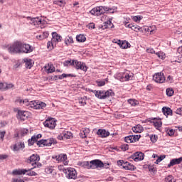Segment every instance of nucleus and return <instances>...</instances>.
I'll list each match as a JSON object with an SVG mask.
<instances>
[{
    "label": "nucleus",
    "instance_id": "58836bf2",
    "mask_svg": "<svg viewBox=\"0 0 182 182\" xmlns=\"http://www.w3.org/2000/svg\"><path fill=\"white\" fill-rule=\"evenodd\" d=\"M86 100H87V97H81L79 100L80 105H81V106H86L87 105Z\"/></svg>",
    "mask_w": 182,
    "mask_h": 182
},
{
    "label": "nucleus",
    "instance_id": "69168bd1",
    "mask_svg": "<svg viewBox=\"0 0 182 182\" xmlns=\"http://www.w3.org/2000/svg\"><path fill=\"white\" fill-rule=\"evenodd\" d=\"M147 53H156V51L153 48H148L146 49Z\"/></svg>",
    "mask_w": 182,
    "mask_h": 182
},
{
    "label": "nucleus",
    "instance_id": "6e6552de",
    "mask_svg": "<svg viewBox=\"0 0 182 182\" xmlns=\"http://www.w3.org/2000/svg\"><path fill=\"white\" fill-rule=\"evenodd\" d=\"M74 68L77 69V70H82L83 72H87V66H86V63L78 61L77 60H74Z\"/></svg>",
    "mask_w": 182,
    "mask_h": 182
},
{
    "label": "nucleus",
    "instance_id": "052dcab7",
    "mask_svg": "<svg viewBox=\"0 0 182 182\" xmlns=\"http://www.w3.org/2000/svg\"><path fill=\"white\" fill-rule=\"evenodd\" d=\"M150 139L152 143H156V141H157V136L156 135L151 136Z\"/></svg>",
    "mask_w": 182,
    "mask_h": 182
},
{
    "label": "nucleus",
    "instance_id": "f257e3e1",
    "mask_svg": "<svg viewBox=\"0 0 182 182\" xmlns=\"http://www.w3.org/2000/svg\"><path fill=\"white\" fill-rule=\"evenodd\" d=\"M81 166L85 167V168H102L103 167V162L100 159H95L90 161H84L81 163Z\"/></svg>",
    "mask_w": 182,
    "mask_h": 182
},
{
    "label": "nucleus",
    "instance_id": "39448f33",
    "mask_svg": "<svg viewBox=\"0 0 182 182\" xmlns=\"http://www.w3.org/2000/svg\"><path fill=\"white\" fill-rule=\"evenodd\" d=\"M63 173H65L67 178L76 180L77 178V173L76 170L73 168H68L67 169H63Z\"/></svg>",
    "mask_w": 182,
    "mask_h": 182
},
{
    "label": "nucleus",
    "instance_id": "c756f323",
    "mask_svg": "<svg viewBox=\"0 0 182 182\" xmlns=\"http://www.w3.org/2000/svg\"><path fill=\"white\" fill-rule=\"evenodd\" d=\"M49 36V32L46 31L43 32L42 34H40L36 36V38L38 39V41H43V39H46Z\"/></svg>",
    "mask_w": 182,
    "mask_h": 182
},
{
    "label": "nucleus",
    "instance_id": "f03ea898",
    "mask_svg": "<svg viewBox=\"0 0 182 182\" xmlns=\"http://www.w3.org/2000/svg\"><path fill=\"white\" fill-rule=\"evenodd\" d=\"M22 48H23V44L21 41H15L14 43L11 44L8 48V51L11 53V55H18V53H22L23 51L22 50Z\"/></svg>",
    "mask_w": 182,
    "mask_h": 182
},
{
    "label": "nucleus",
    "instance_id": "1a4fd4ad",
    "mask_svg": "<svg viewBox=\"0 0 182 182\" xmlns=\"http://www.w3.org/2000/svg\"><path fill=\"white\" fill-rule=\"evenodd\" d=\"M153 80L156 83H164L166 82V77L163 73H156L153 75Z\"/></svg>",
    "mask_w": 182,
    "mask_h": 182
},
{
    "label": "nucleus",
    "instance_id": "f8f14e48",
    "mask_svg": "<svg viewBox=\"0 0 182 182\" xmlns=\"http://www.w3.org/2000/svg\"><path fill=\"white\" fill-rule=\"evenodd\" d=\"M26 19L27 21H28V23L33 25L34 26H36V25H41L42 23V18L38 17L32 18L31 16H28L26 18Z\"/></svg>",
    "mask_w": 182,
    "mask_h": 182
},
{
    "label": "nucleus",
    "instance_id": "37998d69",
    "mask_svg": "<svg viewBox=\"0 0 182 182\" xmlns=\"http://www.w3.org/2000/svg\"><path fill=\"white\" fill-rule=\"evenodd\" d=\"M36 144L38 146V147H45V139L38 141Z\"/></svg>",
    "mask_w": 182,
    "mask_h": 182
},
{
    "label": "nucleus",
    "instance_id": "6ab92c4d",
    "mask_svg": "<svg viewBox=\"0 0 182 182\" xmlns=\"http://www.w3.org/2000/svg\"><path fill=\"white\" fill-rule=\"evenodd\" d=\"M14 112L16 114V118L18 120H23V111L19 109V108H14Z\"/></svg>",
    "mask_w": 182,
    "mask_h": 182
},
{
    "label": "nucleus",
    "instance_id": "a878e982",
    "mask_svg": "<svg viewBox=\"0 0 182 182\" xmlns=\"http://www.w3.org/2000/svg\"><path fill=\"white\" fill-rule=\"evenodd\" d=\"M22 147H23V144L22 142H17L13 145V147L11 146V149H12L13 151H18Z\"/></svg>",
    "mask_w": 182,
    "mask_h": 182
},
{
    "label": "nucleus",
    "instance_id": "dca6fc26",
    "mask_svg": "<svg viewBox=\"0 0 182 182\" xmlns=\"http://www.w3.org/2000/svg\"><path fill=\"white\" fill-rule=\"evenodd\" d=\"M125 26L127 28H129V29H132V31H134L135 32H140L141 31V27L137 26V24H128L127 23H125Z\"/></svg>",
    "mask_w": 182,
    "mask_h": 182
},
{
    "label": "nucleus",
    "instance_id": "0eeeda50",
    "mask_svg": "<svg viewBox=\"0 0 182 182\" xmlns=\"http://www.w3.org/2000/svg\"><path fill=\"white\" fill-rule=\"evenodd\" d=\"M44 127H48V129H51L53 130L55 127H56V120L55 118L48 117L46 121L43 122Z\"/></svg>",
    "mask_w": 182,
    "mask_h": 182
},
{
    "label": "nucleus",
    "instance_id": "4d7b16f0",
    "mask_svg": "<svg viewBox=\"0 0 182 182\" xmlns=\"http://www.w3.org/2000/svg\"><path fill=\"white\" fill-rule=\"evenodd\" d=\"M47 48L48 49H50V50H52V49H53V43L48 41L47 43Z\"/></svg>",
    "mask_w": 182,
    "mask_h": 182
},
{
    "label": "nucleus",
    "instance_id": "423d86ee",
    "mask_svg": "<svg viewBox=\"0 0 182 182\" xmlns=\"http://www.w3.org/2000/svg\"><path fill=\"white\" fill-rule=\"evenodd\" d=\"M117 164L119 166H122L124 170H129L131 171H134V170H136V166L134 165L130 164L128 161H125L123 160H119L117 161Z\"/></svg>",
    "mask_w": 182,
    "mask_h": 182
},
{
    "label": "nucleus",
    "instance_id": "864d4df0",
    "mask_svg": "<svg viewBox=\"0 0 182 182\" xmlns=\"http://www.w3.org/2000/svg\"><path fill=\"white\" fill-rule=\"evenodd\" d=\"M45 172L47 174H52V173H53V170L51 167H48L45 169Z\"/></svg>",
    "mask_w": 182,
    "mask_h": 182
},
{
    "label": "nucleus",
    "instance_id": "4be33fe9",
    "mask_svg": "<svg viewBox=\"0 0 182 182\" xmlns=\"http://www.w3.org/2000/svg\"><path fill=\"white\" fill-rule=\"evenodd\" d=\"M23 62L26 69H31L33 66V60L32 59L24 58Z\"/></svg>",
    "mask_w": 182,
    "mask_h": 182
},
{
    "label": "nucleus",
    "instance_id": "2eb2a0df",
    "mask_svg": "<svg viewBox=\"0 0 182 182\" xmlns=\"http://www.w3.org/2000/svg\"><path fill=\"white\" fill-rule=\"evenodd\" d=\"M97 134L99 137L105 139V137H109V136H110V132L106 129H100L97 132Z\"/></svg>",
    "mask_w": 182,
    "mask_h": 182
},
{
    "label": "nucleus",
    "instance_id": "a18cd8bd",
    "mask_svg": "<svg viewBox=\"0 0 182 182\" xmlns=\"http://www.w3.org/2000/svg\"><path fill=\"white\" fill-rule=\"evenodd\" d=\"M63 135L64 139H70V137H72V136H73V134L70 132H66Z\"/></svg>",
    "mask_w": 182,
    "mask_h": 182
},
{
    "label": "nucleus",
    "instance_id": "b1692460",
    "mask_svg": "<svg viewBox=\"0 0 182 182\" xmlns=\"http://www.w3.org/2000/svg\"><path fill=\"white\" fill-rule=\"evenodd\" d=\"M52 144H56V139L53 138L44 139V146H46L47 147H50Z\"/></svg>",
    "mask_w": 182,
    "mask_h": 182
},
{
    "label": "nucleus",
    "instance_id": "4468645a",
    "mask_svg": "<svg viewBox=\"0 0 182 182\" xmlns=\"http://www.w3.org/2000/svg\"><path fill=\"white\" fill-rule=\"evenodd\" d=\"M53 159H55L57 161H63L64 166H68V162L66 161L68 160V156L66 154H60L55 156H53Z\"/></svg>",
    "mask_w": 182,
    "mask_h": 182
},
{
    "label": "nucleus",
    "instance_id": "5fc2aeb1",
    "mask_svg": "<svg viewBox=\"0 0 182 182\" xmlns=\"http://www.w3.org/2000/svg\"><path fill=\"white\" fill-rule=\"evenodd\" d=\"M23 117H24V119H28V117H31V113L29 112L23 111Z\"/></svg>",
    "mask_w": 182,
    "mask_h": 182
},
{
    "label": "nucleus",
    "instance_id": "cd10ccee",
    "mask_svg": "<svg viewBox=\"0 0 182 182\" xmlns=\"http://www.w3.org/2000/svg\"><path fill=\"white\" fill-rule=\"evenodd\" d=\"M31 52H33V46L24 43L23 53H31Z\"/></svg>",
    "mask_w": 182,
    "mask_h": 182
},
{
    "label": "nucleus",
    "instance_id": "e433bc0d",
    "mask_svg": "<svg viewBox=\"0 0 182 182\" xmlns=\"http://www.w3.org/2000/svg\"><path fill=\"white\" fill-rule=\"evenodd\" d=\"M75 60H68L64 61L63 65L64 66H73L75 65Z\"/></svg>",
    "mask_w": 182,
    "mask_h": 182
},
{
    "label": "nucleus",
    "instance_id": "49530a36",
    "mask_svg": "<svg viewBox=\"0 0 182 182\" xmlns=\"http://www.w3.org/2000/svg\"><path fill=\"white\" fill-rule=\"evenodd\" d=\"M166 159V155H162L160 156H158V159H156L155 164H158V163H160L161 161H163Z\"/></svg>",
    "mask_w": 182,
    "mask_h": 182
},
{
    "label": "nucleus",
    "instance_id": "20e7f679",
    "mask_svg": "<svg viewBox=\"0 0 182 182\" xmlns=\"http://www.w3.org/2000/svg\"><path fill=\"white\" fill-rule=\"evenodd\" d=\"M39 160H41V157L38 154H33L28 158V161L33 168L42 167V164L39 163Z\"/></svg>",
    "mask_w": 182,
    "mask_h": 182
},
{
    "label": "nucleus",
    "instance_id": "0e129e2a",
    "mask_svg": "<svg viewBox=\"0 0 182 182\" xmlns=\"http://www.w3.org/2000/svg\"><path fill=\"white\" fill-rule=\"evenodd\" d=\"M166 82H168L169 83H173L174 82V80H173V77H171L170 75H168L167 77Z\"/></svg>",
    "mask_w": 182,
    "mask_h": 182
},
{
    "label": "nucleus",
    "instance_id": "ea45409f",
    "mask_svg": "<svg viewBox=\"0 0 182 182\" xmlns=\"http://www.w3.org/2000/svg\"><path fill=\"white\" fill-rule=\"evenodd\" d=\"M166 93L169 97H171L174 95V90L173 88H167Z\"/></svg>",
    "mask_w": 182,
    "mask_h": 182
},
{
    "label": "nucleus",
    "instance_id": "bb28decb",
    "mask_svg": "<svg viewBox=\"0 0 182 182\" xmlns=\"http://www.w3.org/2000/svg\"><path fill=\"white\" fill-rule=\"evenodd\" d=\"M45 70L47 73H53L55 72V66L52 63H48V65L45 66Z\"/></svg>",
    "mask_w": 182,
    "mask_h": 182
},
{
    "label": "nucleus",
    "instance_id": "2f4dec72",
    "mask_svg": "<svg viewBox=\"0 0 182 182\" xmlns=\"http://www.w3.org/2000/svg\"><path fill=\"white\" fill-rule=\"evenodd\" d=\"M110 96H114V92L112 90H108L107 91H104V99H107V97H110Z\"/></svg>",
    "mask_w": 182,
    "mask_h": 182
},
{
    "label": "nucleus",
    "instance_id": "c85d7f7f",
    "mask_svg": "<svg viewBox=\"0 0 182 182\" xmlns=\"http://www.w3.org/2000/svg\"><path fill=\"white\" fill-rule=\"evenodd\" d=\"M144 129L143 128V126L140 124H137L136 126L132 127V131L134 133H141Z\"/></svg>",
    "mask_w": 182,
    "mask_h": 182
},
{
    "label": "nucleus",
    "instance_id": "bf43d9fd",
    "mask_svg": "<svg viewBox=\"0 0 182 182\" xmlns=\"http://www.w3.org/2000/svg\"><path fill=\"white\" fill-rule=\"evenodd\" d=\"M166 182H173V176L169 175L165 178Z\"/></svg>",
    "mask_w": 182,
    "mask_h": 182
},
{
    "label": "nucleus",
    "instance_id": "f3484780",
    "mask_svg": "<svg viewBox=\"0 0 182 182\" xmlns=\"http://www.w3.org/2000/svg\"><path fill=\"white\" fill-rule=\"evenodd\" d=\"M182 161V156L178 159H173L171 160L170 163L168 164V168L172 167V166H176V164H181Z\"/></svg>",
    "mask_w": 182,
    "mask_h": 182
},
{
    "label": "nucleus",
    "instance_id": "3c124183",
    "mask_svg": "<svg viewBox=\"0 0 182 182\" xmlns=\"http://www.w3.org/2000/svg\"><path fill=\"white\" fill-rule=\"evenodd\" d=\"M109 25V21H105L103 23V25L100 26V28H102V29H107Z\"/></svg>",
    "mask_w": 182,
    "mask_h": 182
},
{
    "label": "nucleus",
    "instance_id": "338daca9",
    "mask_svg": "<svg viewBox=\"0 0 182 182\" xmlns=\"http://www.w3.org/2000/svg\"><path fill=\"white\" fill-rule=\"evenodd\" d=\"M89 29H95V23H90L88 24Z\"/></svg>",
    "mask_w": 182,
    "mask_h": 182
},
{
    "label": "nucleus",
    "instance_id": "a19ab883",
    "mask_svg": "<svg viewBox=\"0 0 182 182\" xmlns=\"http://www.w3.org/2000/svg\"><path fill=\"white\" fill-rule=\"evenodd\" d=\"M124 141L126 143H133V136L132 135H129L128 136H125L124 137Z\"/></svg>",
    "mask_w": 182,
    "mask_h": 182
},
{
    "label": "nucleus",
    "instance_id": "412c9836",
    "mask_svg": "<svg viewBox=\"0 0 182 182\" xmlns=\"http://www.w3.org/2000/svg\"><path fill=\"white\" fill-rule=\"evenodd\" d=\"M34 168H33V166L31 168L29 169H23V174H26V176H38V173L32 170H33Z\"/></svg>",
    "mask_w": 182,
    "mask_h": 182
},
{
    "label": "nucleus",
    "instance_id": "5701e85b",
    "mask_svg": "<svg viewBox=\"0 0 182 182\" xmlns=\"http://www.w3.org/2000/svg\"><path fill=\"white\" fill-rule=\"evenodd\" d=\"M162 112L164 114V116H173V110H171V108L164 107L162 108Z\"/></svg>",
    "mask_w": 182,
    "mask_h": 182
},
{
    "label": "nucleus",
    "instance_id": "c9c22d12",
    "mask_svg": "<svg viewBox=\"0 0 182 182\" xmlns=\"http://www.w3.org/2000/svg\"><path fill=\"white\" fill-rule=\"evenodd\" d=\"M35 143H38V139L36 138V135H33L31 139H28V144H30L31 146H33V144H35Z\"/></svg>",
    "mask_w": 182,
    "mask_h": 182
},
{
    "label": "nucleus",
    "instance_id": "ddd939ff",
    "mask_svg": "<svg viewBox=\"0 0 182 182\" xmlns=\"http://www.w3.org/2000/svg\"><path fill=\"white\" fill-rule=\"evenodd\" d=\"M150 123H153L155 129L159 130L160 127L163 126V122H161V119L160 117H154L151 119Z\"/></svg>",
    "mask_w": 182,
    "mask_h": 182
},
{
    "label": "nucleus",
    "instance_id": "09e8293b",
    "mask_svg": "<svg viewBox=\"0 0 182 182\" xmlns=\"http://www.w3.org/2000/svg\"><path fill=\"white\" fill-rule=\"evenodd\" d=\"M148 168L149 171L151 173H154V174H156V173H157V170L156 169V168H154V166H149Z\"/></svg>",
    "mask_w": 182,
    "mask_h": 182
},
{
    "label": "nucleus",
    "instance_id": "f704fd0d",
    "mask_svg": "<svg viewBox=\"0 0 182 182\" xmlns=\"http://www.w3.org/2000/svg\"><path fill=\"white\" fill-rule=\"evenodd\" d=\"M117 80H119L120 82H127V79L126 77H124V74L119 73L117 76Z\"/></svg>",
    "mask_w": 182,
    "mask_h": 182
},
{
    "label": "nucleus",
    "instance_id": "c03bdc74",
    "mask_svg": "<svg viewBox=\"0 0 182 182\" xmlns=\"http://www.w3.org/2000/svg\"><path fill=\"white\" fill-rule=\"evenodd\" d=\"M128 103H129L131 106H137V100H136L129 99L128 100Z\"/></svg>",
    "mask_w": 182,
    "mask_h": 182
},
{
    "label": "nucleus",
    "instance_id": "7ed1b4c3",
    "mask_svg": "<svg viewBox=\"0 0 182 182\" xmlns=\"http://www.w3.org/2000/svg\"><path fill=\"white\" fill-rule=\"evenodd\" d=\"M23 104L26 106H30V107L35 109L36 110L45 109L46 107V103L42 101H28V99L23 100Z\"/></svg>",
    "mask_w": 182,
    "mask_h": 182
},
{
    "label": "nucleus",
    "instance_id": "7c9ffc66",
    "mask_svg": "<svg viewBox=\"0 0 182 182\" xmlns=\"http://www.w3.org/2000/svg\"><path fill=\"white\" fill-rule=\"evenodd\" d=\"M23 174V169H14L11 172L12 176H22Z\"/></svg>",
    "mask_w": 182,
    "mask_h": 182
},
{
    "label": "nucleus",
    "instance_id": "9b49d317",
    "mask_svg": "<svg viewBox=\"0 0 182 182\" xmlns=\"http://www.w3.org/2000/svg\"><path fill=\"white\" fill-rule=\"evenodd\" d=\"M105 7L104 6H97L92 9L90 13L91 15H95V16H100V15L105 14Z\"/></svg>",
    "mask_w": 182,
    "mask_h": 182
},
{
    "label": "nucleus",
    "instance_id": "4c0bfd02",
    "mask_svg": "<svg viewBox=\"0 0 182 182\" xmlns=\"http://www.w3.org/2000/svg\"><path fill=\"white\" fill-rule=\"evenodd\" d=\"M122 49H127V48H130V43L126 41H123L121 44Z\"/></svg>",
    "mask_w": 182,
    "mask_h": 182
},
{
    "label": "nucleus",
    "instance_id": "e2e57ef3",
    "mask_svg": "<svg viewBox=\"0 0 182 182\" xmlns=\"http://www.w3.org/2000/svg\"><path fill=\"white\" fill-rule=\"evenodd\" d=\"M176 114H180L181 116H182V107L178 108L176 111Z\"/></svg>",
    "mask_w": 182,
    "mask_h": 182
},
{
    "label": "nucleus",
    "instance_id": "72a5a7b5",
    "mask_svg": "<svg viewBox=\"0 0 182 182\" xmlns=\"http://www.w3.org/2000/svg\"><path fill=\"white\" fill-rule=\"evenodd\" d=\"M76 40L77 42H86V36L83 34H80L76 36Z\"/></svg>",
    "mask_w": 182,
    "mask_h": 182
},
{
    "label": "nucleus",
    "instance_id": "aec40b11",
    "mask_svg": "<svg viewBox=\"0 0 182 182\" xmlns=\"http://www.w3.org/2000/svg\"><path fill=\"white\" fill-rule=\"evenodd\" d=\"M92 93H94V95H95L96 97H97V99H101L103 100L105 99V91L103 90H92Z\"/></svg>",
    "mask_w": 182,
    "mask_h": 182
},
{
    "label": "nucleus",
    "instance_id": "603ef678",
    "mask_svg": "<svg viewBox=\"0 0 182 182\" xmlns=\"http://www.w3.org/2000/svg\"><path fill=\"white\" fill-rule=\"evenodd\" d=\"M121 149L123 151H127V150H129V144H125L121 145Z\"/></svg>",
    "mask_w": 182,
    "mask_h": 182
},
{
    "label": "nucleus",
    "instance_id": "13d9d810",
    "mask_svg": "<svg viewBox=\"0 0 182 182\" xmlns=\"http://www.w3.org/2000/svg\"><path fill=\"white\" fill-rule=\"evenodd\" d=\"M21 60H17L16 62V64L14 65V69H18V68H19L21 66Z\"/></svg>",
    "mask_w": 182,
    "mask_h": 182
},
{
    "label": "nucleus",
    "instance_id": "8fccbe9b",
    "mask_svg": "<svg viewBox=\"0 0 182 182\" xmlns=\"http://www.w3.org/2000/svg\"><path fill=\"white\" fill-rule=\"evenodd\" d=\"M133 21L134 22H138V21H141V19H143V16H135L133 17Z\"/></svg>",
    "mask_w": 182,
    "mask_h": 182
},
{
    "label": "nucleus",
    "instance_id": "a211bd4d",
    "mask_svg": "<svg viewBox=\"0 0 182 182\" xmlns=\"http://www.w3.org/2000/svg\"><path fill=\"white\" fill-rule=\"evenodd\" d=\"M12 87H14L13 84L0 82V90H8V89H12Z\"/></svg>",
    "mask_w": 182,
    "mask_h": 182
},
{
    "label": "nucleus",
    "instance_id": "79ce46f5",
    "mask_svg": "<svg viewBox=\"0 0 182 182\" xmlns=\"http://www.w3.org/2000/svg\"><path fill=\"white\" fill-rule=\"evenodd\" d=\"M106 82H107V80H97L96 83L99 87H101L102 86H105L106 85Z\"/></svg>",
    "mask_w": 182,
    "mask_h": 182
},
{
    "label": "nucleus",
    "instance_id": "de8ad7c7",
    "mask_svg": "<svg viewBox=\"0 0 182 182\" xmlns=\"http://www.w3.org/2000/svg\"><path fill=\"white\" fill-rule=\"evenodd\" d=\"M140 137H141V135H132L133 143H134V141H139V140H140Z\"/></svg>",
    "mask_w": 182,
    "mask_h": 182
},
{
    "label": "nucleus",
    "instance_id": "393cba45",
    "mask_svg": "<svg viewBox=\"0 0 182 182\" xmlns=\"http://www.w3.org/2000/svg\"><path fill=\"white\" fill-rule=\"evenodd\" d=\"M52 42H61L62 41V36H59L58 33L53 32L52 33Z\"/></svg>",
    "mask_w": 182,
    "mask_h": 182
},
{
    "label": "nucleus",
    "instance_id": "9d476101",
    "mask_svg": "<svg viewBox=\"0 0 182 182\" xmlns=\"http://www.w3.org/2000/svg\"><path fill=\"white\" fill-rule=\"evenodd\" d=\"M134 161H141L144 160V154L141 151H136L129 156Z\"/></svg>",
    "mask_w": 182,
    "mask_h": 182
},
{
    "label": "nucleus",
    "instance_id": "6e6d98bb",
    "mask_svg": "<svg viewBox=\"0 0 182 182\" xmlns=\"http://www.w3.org/2000/svg\"><path fill=\"white\" fill-rule=\"evenodd\" d=\"M53 4H55V5H58L59 6H62V4H63V0H55L53 1Z\"/></svg>",
    "mask_w": 182,
    "mask_h": 182
},
{
    "label": "nucleus",
    "instance_id": "774afa93",
    "mask_svg": "<svg viewBox=\"0 0 182 182\" xmlns=\"http://www.w3.org/2000/svg\"><path fill=\"white\" fill-rule=\"evenodd\" d=\"M168 134L169 136H174V130L173 129H170L169 131H168Z\"/></svg>",
    "mask_w": 182,
    "mask_h": 182
},
{
    "label": "nucleus",
    "instance_id": "680f3d73",
    "mask_svg": "<svg viewBox=\"0 0 182 182\" xmlns=\"http://www.w3.org/2000/svg\"><path fill=\"white\" fill-rule=\"evenodd\" d=\"M80 136L81 139H86V132H85V131H82V132L80 133Z\"/></svg>",
    "mask_w": 182,
    "mask_h": 182
},
{
    "label": "nucleus",
    "instance_id": "473e14b6",
    "mask_svg": "<svg viewBox=\"0 0 182 182\" xmlns=\"http://www.w3.org/2000/svg\"><path fill=\"white\" fill-rule=\"evenodd\" d=\"M65 43L67 46H69L70 43H73V37L68 36L65 38Z\"/></svg>",
    "mask_w": 182,
    "mask_h": 182
}]
</instances>
